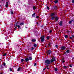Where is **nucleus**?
Listing matches in <instances>:
<instances>
[{"label": "nucleus", "instance_id": "1", "mask_svg": "<svg viewBox=\"0 0 74 74\" xmlns=\"http://www.w3.org/2000/svg\"><path fill=\"white\" fill-rule=\"evenodd\" d=\"M45 65L47 67V69H48V70H49V64H51V60H45Z\"/></svg>", "mask_w": 74, "mask_h": 74}, {"label": "nucleus", "instance_id": "2", "mask_svg": "<svg viewBox=\"0 0 74 74\" xmlns=\"http://www.w3.org/2000/svg\"><path fill=\"white\" fill-rule=\"evenodd\" d=\"M46 52L48 55H50L52 53V51L51 50H48L46 51Z\"/></svg>", "mask_w": 74, "mask_h": 74}, {"label": "nucleus", "instance_id": "3", "mask_svg": "<svg viewBox=\"0 0 74 74\" xmlns=\"http://www.w3.org/2000/svg\"><path fill=\"white\" fill-rule=\"evenodd\" d=\"M50 61H51V63H52L55 61V57H53L52 58V59H50Z\"/></svg>", "mask_w": 74, "mask_h": 74}, {"label": "nucleus", "instance_id": "4", "mask_svg": "<svg viewBox=\"0 0 74 74\" xmlns=\"http://www.w3.org/2000/svg\"><path fill=\"white\" fill-rule=\"evenodd\" d=\"M40 40L42 42H43L45 41V38L44 37H40Z\"/></svg>", "mask_w": 74, "mask_h": 74}, {"label": "nucleus", "instance_id": "5", "mask_svg": "<svg viewBox=\"0 0 74 74\" xmlns=\"http://www.w3.org/2000/svg\"><path fill=\"white\" fill-rule=\"evenodd\" d=\"M60 48L61 50H64V49H66V47L65 46H62L60 47Z\"/></svg>", "mask_w": 74, "mask_h": 74}, {"label": "nucleus", "instance_id": "6", "mask_svg": "<svg viewBox=\"0 0 74 74\" xmlns=\"http://www.w3.org/2000/svg\"><path fill=\"white\" fill-rule=\"evenodd\" d=\"M24 62H27L29 60V58H25V59H24Z\"/></svg>", "mask_w": 74, "mask_h": 74}, {"label": "nucleus", "instance_id": "7", "mask_svg": "<svg viewBox=\"0 0 74 74\" xmlns=\"http://www.w3.org/2000/svg\"><path fill=\"white\" fill-rule=\"evenodd\" d=\"M55 14H56V12L51 13V15H50V16H51V17H52L53 16H55Z\"/></svg>", "mask_w": 74, "mask_h": 74}, {"label": "nucleus", "instance_id": "8", "mask_svg": "<svg viewBox=\"0 0 74 74\" xmlns=\"http://www.w3.org/2000/svg\"><path fill=\"white\" fill-rule=\"evenodd\" d=\"M59 23V25L60 26H62L63 25V22L62 21H60Z\"/></svg>", "mask_w": 74, "mask_h": 74}, {"label": "nucleus", "instance_id": "9", "mask_svg": "<svg viewBox=\"0 0 74 74\" xmlns=\"http://www.w3.org/2000/svg\"><path fill=\"white\" fill-rule=\"evenodd\" d=\"M58 19H59V17H58V16H56L55 17V19L56 21V22L58 21Z\"/></svg>", "mask_w": 74, "mask_h": 74}, {"label": "nucleus", "instance_id": "10", "mask_svg": "<svg viewBox=\"0 0 74 74\" xmlns=\"http://www.w3.org/2000/svg\"><path fill=\"white\" fill-rule=\"evenodd\" d=\"M52 9V10H55V9L56 10V9H58V7L57 6H54L53 7Z\"/></svg>", "mask_w": 74, "mask_h": 74}, {"label": "nucleus", "instance_id": "11", "mask_svg": "<svg viewBox=\"0 0 74 74\" xmlns=\"http://www.w3.org/2000/svg\"><path fill=\"white\" fill-rule=\"evenodd\" d=\"M5 6L6 8H7L8 7V2H6Z\"/></svg>", "mask_w": 74, "mask_h": 74}, {"label": "nucleus", "instance_id": "12", "mask_svg": "<svg viewBox=\"0 0 74 74\" xmlns=\"http://www.w3.org/2000/svg\"><path fill=\"white\" fill-rule=\"evenodd\" d=\"M35 15H36V13H34L32 15V17H34V18H35Z\"/></svg>", "mask_w": 74, "mask_h": 74}, {"label": "nucleus", "instance_id": "13", "mask_svg": "<svg viewBox=\"0 0 74 74\" xmlns=\"http://www.w3.org/2000/svg\"><path fill=\"white\" fill-rule=\"evenodd\" d=\"M31 41L32 42H36V39H32L31 40Z\"/></svg>", "mask_w": 74, "mask_h": 74}, {"label": "nucleus", "instance_id": "14", "mask_svg": "<svg viewBox=\"0 0 74 74\" xmlns=\"http://www.w3.org/2000/svg\"><path fill=\"white\" fill-rule=\"evenodd\" d=\"M55 16L51 17V19L52 20L55 21Z\"/></svg>", "mask_w": 74, "mask_h": 74}, {"label": "nucleus", "instance_id": "15", "mask_svg": "<svg viewBox=\"0 0 74 74\" xmlns=\"http://www.w3.org/2000/svg\"><path fill=\"white\" fill-rule=\"evenodd\" d=\"M19 23L18 22H16L15 23V24L14 25V26H18V24Z\"/></svg>", "mask_w": 74, "mask_h": 74}, {"label": "nucleus", "instance_id": "16", "mask_svg": "<svg viewBox=\"0 0 74 74\" xmlns=\"http://www.w3.org/2000/svg\"><path fill=\"white\" fill-rule=\"evenodd\" d=\"M74 21V20H71L69 22V24H71V23H72V21Z\"/></svg>", "mask_w": 74, "mask_h": 74}, {"label": "nucleus", "instance_id": "17", "mask_svg": "<svg viewBox=\"0 0 74 74\" xmlns=\"http://www.w3.org/2000/svg\"><path fill=\"white\" fill-rule=\"evenodd\" d=\"M51 43H50V42H49L48 44V45H49V47H50L51 46Z\"/></svg>", "mask_w": 74, "mask_h": 74}, {"label": "nucleus", "instance_id": "18", "mask_svg": "<svg viewBox=\"0 0 74 74\" xmlns=\"http://www.w3.org/2000/svg\"><path fill=\"white\" fill-rule=\"evenodd\" d=\"M21 69H22V68H21V67H19L18 68V69H17V71H20V70H21Z\"/></svg>", "mask_w": 74, "mask_h": 74}, {"label": "nucleus", "instance_id": "19", "mask_svg": "<svg viewBox=\"0 0 74 74\" xmlns=\"http://www.w3.org/2000/svg\"><path fill=\"white\" fill-rule=\"evenodd\" d=\"M66 52L67 53H70V50H68L66 51Z\"/></svg>", "mask_w": 74, "mask_h": 74}, {"label": "nucleus", "instance_id": "20", "mask_svg": "<svg viewBox=\"0 0 74 74\" xmlns=\"http://www.w3.org/2000/svg\"><path fill=\"white\" fill-rule=\"evenodd\" d=\"M58 1H59L58 0H56V1H55L54 3H55V4H56V3H58Z\"/></svg>", "mask_w": 74, "mask_h": 74}, {"label": "nucleus", "instance_id": "21", "mask_svg": "<svg viewBox=\"0 0 74 74\" xmlns=\"http://www.w3.org/2000/svg\"><path fill=\"white\" fill-rule=\"evenodd\" d=\"M0 67H1V69H3V68H4V67H3V64H1Z\"/></svg>", "mask_w": 74, "mask_h": 74}, {"label": "nucleus", "instance_id": "22", "mask_svg": "<svg viewBox=\"0 0 74 74\" xmlns=\"http://www.w3.org/2000/svg\"><path fill=\"white\" fill-rule=\"evenodd\" d=\"M29 60H32V57H29Z\"/></svg>", "mask_w": 74, "mask_h": 74}, {"label": "nucleus", "instance_id": "23", "mask_svg": "<svg viewBox=\"0 0 74 74\" xmlns=\"http://www.w3.org/2000/svg\"><path fill=\"white\" fill-rule=\"evenodd\" d=\"M24 25V23H21L20 24V25L21 26V25Z\"/></svg>", "mask_w": 74, "mask_h": 74}, {"label": "nucleus", "instance_id": "24", "mask_svg": "<svg viewBox=\"0 0 74 74\" xmlns=\"http://www.w3.org/2000/svg\"><path fill=\"white\" fill-rule=\"evenodd\" d=\"M33 9L34 10H36V6H34L33 7Z\"/></svg>", "mask_w": 74, "mask_h": 74}, {"label": "nucleus", "instance_id": "25", "mask_svg": "<svg viewBox=\"0 0 74 74\" xmlns=\"http://www.w3.org/2000/svg\"><path fill=\"white\" fill-rule=\"evenodd\" d=\"M7 54L6 53H4L3 55H2V56H6Z\"/></svg>", "mask_w": 74, "mask_h": 74}, {"label": "nucleus", "instance_id": "26", "mask_svg": "<svg viewBox=\"0 0 74 74\" xmlns=\"http://www.w3.org/2000/svg\"><path fill=\"white\" fill-rule=\"evenodd\" d=\"M58 69L57 68H54V70L56 71H58Z\"/></svg>", "mask_w": 74, "mask_h": 74}, {"label": "nucleus", "instance_id": "27", "mask_svg": "<svg viewBox=\"0 0 74 74\" xmlns=\"http://www.w3.org/2000/svg\"><path fill=\"white\" fill-rule=\"evenodd\" d=\"M17 27L18 28H19V29H21V26H20V25H17Z\"/></svg>", "mask_w": 74, "mask_h": 74}, {"label": "nucleus", "instance_id": "28", "mask_svg": "<svg viewBox=\"0 0 74 74\" xmlns=\"http://www.w3.org/2000/svg\"><path fill=\"white\" fill-rule=\"evenodd\" d=\"M34 47H37V44H36V43L34 44Z\"/></svg>", "mask_w": 74, "mask_h": 74}, {"label": "nucleus", "instance_id": "29", "mask_svg": "<svg viewBox=\"0 0 74 74\" xmlns=\"http://www.w3.org/2000/svg\"><path fill=\"white\" fill-rule=\"evenodd\" d=\"M24 62V59H22L21 60V62Z\"/></svg>", "mask_w": 74, "mask_h": 74}, {"label": "nucleus", "instance_id": "30", "mask_svg": "<svg viewBox=\"0 0 74 74\" xmlns=\"http://www.w3.org/2000/svg\"><path fill=\"white\" fill-rule=\"evenodd\" d=\"M63 67L64 68V69H67V67L66 66H63Z\"/></svg>", "mask_w": 74, "mask_h": 74}, {"label": "nucleus", "instance_id": "31", "mask_svg": "<svg viewBox=\"0 0 74 74\" xmlns=\"http://www.w3.org/2000/svg\"><path fill=\"white\" fill-rule=\"evenodd\" d=\"M9 70L10 71H12V69L10 67L9 68Z\"/></svg>", "mask_w": 74, "mask_h": 74}, {"label": "nucleus", "instance_id": "32", "mask_svg": "<svg viewBox=\"0 0 74 74\" xmlns=\"http://www.w3.org/2000/svg\"><path fill=\"white\" fill-rule=\"evenodd\" d=\"M11 14H12V15L13 13V11H12V10H11Z\"/></svg>", "mask_w": 74, "mask_h": 74}, {"label": "nucleus", "instance_id": "33", "mask_svg": "<svg viewBox=\"0 0 74 74\" xmlns=\"http://www.w3.org/2000/svg\"><path fill=\"white\" fill-rule=\"evenodd\" d=\"M47 10H49V7L48 6H47Z\"/></svg>", "mask_w": 74, "mask_h": 74}, {"label": "nucleus", "instance_id": "34", "mask_svg": "<svg viewBox=\"0 0 74 74\" xmlns=\"http://www.w3.org/2000/svg\"><path fill=\"white\" fill-rule=\"evenodd\" d=\"M16 26L14 25V28L15 29H17V28H16Z\"/></svg>", "mask_w": 74, "mask_h": 74}, {"label": "nucleus", "instance_id": "35", "mask_svg": "<svg viewBox=\"0 0 74 74\" xmlns=\"http://www.w3.org/2000/svg\"><path fill=\"white\" fill-rule=\"evenodd\" d=\"M52 30H50L49 31V33H52Z\"/></svg>", "mask_w": 74, "mask_h": 74}, {"label": "nucleus", "instance_id": "36", "mask_svg": "<svg viewBox=\"0 0 74 74\" xmlns=\"http://www.w3.org/2000/svg\"><path fill=\"white\" fill-rule=\"evenodd\" d=\"M65 37H68V35H66L65 36Z\"/></svg>", "mask_w": 74, "mask_h": 74}, {"label": "nucleus", "instance_id": "37", "mask_svg": "<svg viewBox=\"0 0 74 74\" xmlns=\"http://www.w3.org/2000/svg\"><path fill=\"white\" fill-rule=\"evenodd\" d=\"M36 18L37 19H38V18H39V16H36Z\"/></svg>", "mask_w": 74, "mask_h": 74}, {"label": "nucleus", "instance_id": "38", "mask_svg": "<svg viewBox=\"0 0 74 74\" xmlns=\"http://www.w3.org/2000/svg\"><path fill=\"white\" fill-rule=\"evenodd\" d=\"M36 65H37V64H36V63H35L34 64V66H36Z\"/></svg>", "mask_w": 74, "mask_h": 74}, {"label": "nucleus", "instance_id": "39", "mask_svg": "<svg viewBox=\"0 0 74 74\" xmlns=\"http://www.w3.org/2000/svg\"><path fill=\"white\" fill-rule=\"evenodd\" d=\"M55 47L56 48H58V45H56L55 46Z\"/></svg>", "mask_w": 74, "mask_h": 74}, {"label": "nucleus", "instance_id": "40", "mask_svg": "<svg viewBox=\"0 0 74 74\" xmlns=\"http://www.w3.org/2000/svg\"><path fill=\"white\" fill-rule=\"evenodd\" d=\"M5 62H4L3 63V65L4 66H5Z\"/></svg>", "mask_w": 74, "mask_h": 74}, {"label": "nucleus", "instance_id": "41", "mask_svg": "<svg viewBox=\"0 0 74 74\" xmlns=\"http://www.w3.org/2000/svg\"><path fill=\"white\" fill-rule=\"evenodd\" d=\"M40 37H45V36H41Z\"/></svg>", "mask_w": 74, "mask_h": 74}, {"label": "nucleus", "instance_id": "42", "mask_svg": "<svg viewBox=\"0 0 74 74\" xmlns=\"http://www.w3.org/2000/svg\"><path fill=\"white\" fill-rule=\"evenodd\" d=\"M5 40H7V39H8V38L7 37H5Z\"/></svg>", "mask_w": 74, "mask_h": 74}, {"label": "nucleus", "instance_id": "43", "mask_svg": "<svg viewBox=\"0 0 74 74\" xmlns=\"http://www.w3.org/2000/svg\"><path fill=\"white\" fill-rule=\"evenodd\" d=\"M47 40H49V37H47Z\"/></svg>", "mask_w": 74, "mask_h": 74}, {"label": "nucleus", "instance_id": "44", "mask_svg": "<svg viewBox=\"0 0 74 74\" xmlns=\"http://www.w3.org/2000/svg\"><path fill=\"white\" fill-rule=\"evenodd\" d=\"M64 62H65V61H63V60L62 61V63H64Z\"/></svg>", "mask_w": 74, "mask_h": 74}, {"label": "nucleus", "instance_id": "45", "mask_svg": "<svg viewBox=\"0 0 74 74\" xmlns=\"http://www.w3.org/2000/svg\"><path fill=\"white\" fill-rule=\"evenodd\" d=\"M33 49H34V47H32V50H33Z\"/></svg>", "mask_w": 74, "mask_h": 74}, {"label": "nucleus", "instance_id": "46", "mask_svg": "<svg viewBox=\"0 0 74 74\" xmlns=\"http://www.w3.org/2000/svg\"><path fill=\"white\" fill-rule=\"evenodd\" d=\"M72 3H74V0H72Z\"/></svg>", "mask_w": 74, "mask_h": 74}, {"label": "nucleus", "instance_id": "47", "mask_svg": "<svg viewBox=\"0 0 74 74\" xmlns=\"http://www.w3.org/2000/svg\"><path fill=\"white\" fill-rule=\"evenodd\" d=\"M71 37H74V35H72Z\"/></svg>", "mask_w": 74, "mask_h": 74}, {"label": "nucleus", "instance_id": "48", "mask_svg": "<svg viewBox=\"0 0 74 74\" xmlns=\"http://www.w3.org/2000/svg\"><path fill=\"white\" fill-rule=\"evenodd\" d=\"M68 32V33H70V30H69Z\"/></svg>", "mask_w": 74, "mask_h": 74}, {"label": "nucleus", "instance_id": "49", "mask_svg": "<svg viewBox=\"0 0 74 74\" xmlns=\"http://www.w3.org/2000/svg\"><path fill=\"white\" fill-rule=\"evenodd\" d=\"M69 66L70 67H72V65H70Z\"/></svg>", "mask_w": 74, "mask_h": 74}, {"label": "nucleus", "instance_id": "50", "mask_svg": "<svg viewBox=\"0 0 74 74\" xmlns=\"http://www.w3.org/2000/svg\"><path fill=\"white\" fill-rule=\"evenodd\" d=\"M72 38H73V37H70L69 38H70V39H72Z\"/></svg>", "mask_w": 74, "mask_h": 74}, {"label": "nucleus", "instance_id": "51", "mask_svg": "<svg viewBox=\"0 0 74 74\" xmlns=\"http://www.w3.org/2000/svg\"><path fill=\"white\" fill-rule=\"evenodd\" d=\"M64 55H66V53H64Z\"/></svg>", "mask_w": 74, "mask_h": 74}, {"label": "nucleus", "instance_id": "52", "mask_svg": "<svg viewBox=\"0 0 74 74\" xmlns=\"http://www.w3.org/2000/svg\"><path fill=\"white\" fill-rule=\"evenodd\" d=\"M45 69H46V68H44V69H43V71H44V70H45Z\"/></svg>", "mask_w": 74, "mask_h": 74}, {"label": "nucleus", "instance_id": "53", "mask_svg": "<svg viewBox=\"0 0 74 74\" xmlns=\"http://www.w3.org/2000/svg\"><path fill=\"white\" fill-rule=\"evenodd\" d=\"M36 24H37V25H38V23L37 22L36 23Z\"/></svg>", "mask_w": 74, "mask_h": 74}, {"label": "nucleus", "instance_id": "54", "mask_svg": "<svg viewBox=\"0 0 74 74\" xmlns=\"http://www.w3.org/2000/svg\"><path fill=\"white\" fill-rule=\"evenodd\" d=\"M68 37H65V38H67Z\"/></svg>", "mask_w": 74, "mask_h": 74}, {"label": "nucleus", "instance_id": "55", "mask_svg": "<svg viewBox=\"0 0 74 74\" xmlns=\"http://www.w3.org/2000/svg\"><path fill=\"white\" fill-rule=\"evenodd\" d=\"M73 59H74V57L73 58Z\"/></svg>", "mask_w": 74, "mask_h": 74}, {"label": "nucleus", "instance_id": "56", "mask_svg": "<svg viewBox=\"0 0 74 74\" xmlns=\"http://www.w3.org/2000/svg\"><path fill=\"white\" fill-rule=\"evenodd\" d=\"M47 37H49V36H47Z\"/></svg>", "mask_w": 74, "mask_h": 74}, {"label": "nucleus", "instance_id": "57", "mask_svg": "<svg viewBox=\"0 0 74 74\" xmlns=\"http://www.w3.org/2000/svg\"><path fill=\"white\" fill-rule=\"evenodd\" d=\"M1 7V5H0V7Z\"/></svg>", "mask_w": 74, "mask_h": 74}, {"label": "nucleus", "instance_id": "58", "mask_svg": "<svg viewBox=\"0 0 74 74\" xmlns=\"http://www.w3.org/2000/svg\"><path fill=\"white\" fill-rule=\"evenodd\" d=\"M2 0V1H3V0Z\"/></svg>", "mask_w": 74, "mask_h": 74}, {"label": "nucleus", "instance_id": "59", "mask_svg": "<svg viewBox=\"0 0 74 74\" xmlns=\"http://www.w3.org/2000/svg\"><path fill=\"white\" fill-rule=\"evenodd\" d=\"M0 60H1V59H0Z\"/></svg>", "mask_w": 74, "mask_h": 74}, {"label": "nucleus", "instance_id": "60", "mask_svg": "<svg viewBox=\"0 0 74 74\" xmlns=\"http://www.w3.org/2000/svg\"><path fill=\"white\" fill-rule=\"evenodd\" d=\"M63 60H64V58L63 59Z\"/></svg>", "mask_w": 74, "mask_h": 74}, {"label": "nucleus", "instance_id": "61", "mask_svg": "<svg viewBox=\"0 0 74 74\" xmlns=\"http://www.w3.org/2000/svg\"><path fill=\"white\" fill-rule=\"evenodd\" d=\"M45 68H47V67H46Z\"/></svg>", "mask_w": 74, "mask_h": 74}, {"label": "nucleus", "instance_id": "62", "mask_svg": "<svg viewBox=\"0 0 74 74\" xmlns=\"http://www.w3.org/2000/svg\"><path fill=\"white\" fill-rule=\"evenodd\" d=\"M12 25H13V24H12Z\"/></svg>", "mask_w": 74, "mask_h": 74}]
</instances>
